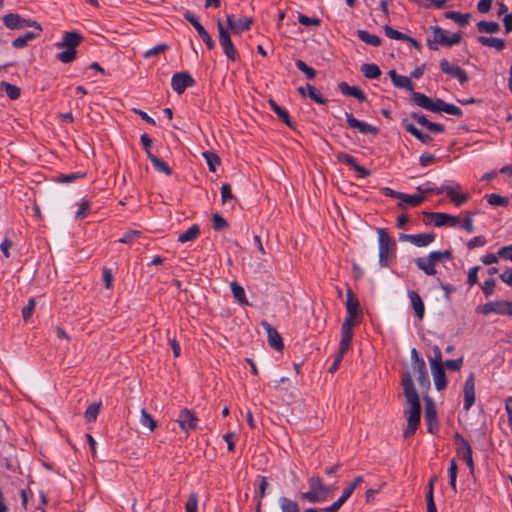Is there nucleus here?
Here are the masks:
<instances>
[{
  "instance_id": "nucleus-1",
  "label": "nucleus",
  "mask_w": 512,
  "mask_h": 512,
  "mask_svg": "<svg viewBox=\"0 0 512 512\" xmlns=\"http://www.w3.org/2000/svg\"><path fill=\"white\" fill-rule=\"evenodd\" d=\"M388 75L395 87L411 91L412 100L417 106L433 113L445 112L457 117H461L463 115L462 110L454 104L446 103L440 98L433 100L423 93L414 91L413 83L407 76L399 75L395 70H390Z\"/></svg>"
},
{
  "instance_id": "nucleus-2",
  "label": "nucleus",
  "mask_w": 512,
  "mask_h": 512,
  "mask_svg": "<svg viewBox=\"0 0 512 512\" xmlns=\"http://www.w3.org/2000/svg\"><path fill=\"white\" fill-rule=\"evenodd\" d=\"M401 384L408 404L405 410L407 415V427L403 433L404 438H410L417 430L421 418V405L418 393L414 387L412 376L409 372H405L401 377Z\"/></svg>"
},
{
  "instance_id": "nucleus-3",
  "label": "nucleus",
  "mask_w": 512,
  "mask_h": 512,
  "mask_svg": "<svg viewBox=\"0 0 512 512\" xmlns=\"http://www.w3.org/2000/svg\"><path fill=\"white\" fill-rule=\"evenodd\" d=\"M309 491L301 494V498L310 503L326 501L334 492V487L326 485L319 475H313L308 480Z\"/></svg>"
},
{
  "instance_id": "nucleus-4",
  "label": "nucleus",
  "mask_w": 512,
  "mask_h": 512,
  "mask_svg": "<svg viewBox=\"0 0 512 512\" xmlns=\"http://www.w3.org/2000/svg\"><path fill=\"white\" fill-rule=\"evenodd\" d=\"M430 29L432 35L427 39V46L430 50H438V45L451 47L459 44L462 40V35L460 32L449 33L439 26H432Z\"/></svg>"
},
{
  "instance_id": "nucleus-5",
  "label": "nucleus",
  "mask_w": 512,
  "mask_h": 512,
  "mask_svg": "<svg viewBox=\"0 0 512 512\" xmlns=\"http://www.w3.org/2000/svg\"><path fill=\"white\" fill-rule=\"evenodd\" d=\"M82 36L74 31L66 32L63 35L62 42L56 44L57 48H66L65 51L56 55L57 60L62 63H71L76 59L77 50L76 47L81 43Z\"/></svg>"
},
{
  "instance_id": "nucleus-6",
  "label": "nucleus",
  "mask_w": 512,
  "mask_h": 512,
  "mask_svg": "<svg viewBox=\"0 0 512 512\" xmlns=\"http://www.w3.org/2000/svg\"><path fill=\"white\" fill-rule=\"evenodd\" d=\"M433 358L429 359L432 376L434 379L435 387L438 391L443 390L446 383L445 371L443 368L442 353L438 346L433 347Z\"/></svg>"
},
{
  "instance_id": "nucleus-7",
  "label": "nucleus",
  "mask_w": 512,
  "mask_h": 512,
  "mask_svg": "<svg viewBox=\"0 0 512 512\" xmlns=\"http://www.w3.org/2000/svg\"><path fill=\"white\" fill-rule=\"evenodd\" d=\"M217 29L219 43L223 48L225 55L229 60L235 61L239 57V54L230 38L228 30L225 28L220 19L217 20Z\"/></svg>"
},
{
  "instance_id": "nucleus-8",
  "label": "nucleus",
  "mask_w": 512,
  "mask_h": 512,
  "mask_svg": "<svg viewBox=\"0 0 512 512\" xmlns=\"http://www.w3.org/2000/svg\"><path fill=\"white\" fill-rule=\"evenodd\" d=\"M378 245H379V263L383 267L389 265V251L395 247V242L390 238L389 234L384 228H379Z\"/></svg>"
},
{
  "instance_id": "nucleus-9",
  "label": "nucleus",
  "mask_w": 512,
  "mask_h": 512,
  "mask_svg": "<svg viewBox=\"0 0 512 512\" xmlns=\"http://www.w3.org/2000/svg\"><path fill=\"white\" fill-rule=\"evenodd\" d=\"M3 23L8 29L12 30L21 29L24 27H33L37 29L39 32L42 31V27L37 21L22 18L19 14L16 13L6 14L3 17Z\"/></svg>"
},
{
  "instance_id": "nucleus-10",
  "label": "nucleus",
  "mask_w": 512,
  "mask_h": 512,
  "mask_svg": "<svg viewBox=\"0 0 512 512\" xmlns=\"http://www.w3.org/2000/svg\"><path fill=\"white\" fill-rule=\"evenodd\" d=\"M454 443L456 445L457 455L461 457L469 467L470 471H474V462L472 457V449L468 441L460 434H454Z\"/></svg>"
},
{
  "instance_id": "nucleus-11",
  "label": "nucleus",
  "mask_w": 512,
  "mask_h": 512,
  "mask_svg": "<svg viewBox=\"0 0 512 512\" xmlns=\"http://www.w3.org/2000/svg\"><path fill=\"white\" fill-rule=\"evenodd\" d=\"M346 309L347 317L345 320H349V323L352 325L361 322L362 312L360 310V304L351 289L347 290Z\"/></svg>"
},
{
  "instance_id": "nucleus-12",
  "label": "nucleus",
  "mask_w": 512,
  "mask_h": 512,
  "mask_svg": "<svg viewBox=\"0 0 512 512\" xmlns=\"http://www.w3.org/2000/svg\"><path fill=\"white\" fill-rule=\"evenodd\" d=\"M460 190L461 186L459 184L443 185L438 189L437 193L445 192L451 202H453L456 206H461L469 199V195L461 193Z\"/></svg>"
},
{
  "instance_id": "nucleus-13",
  "label": "nucleus",
  "mask_w": 512,
  "mask_h": 512,
  "mask_svg": "<svg viewBox=\"0 0 512 512\" xmlns=\"http://www.w3.org/2000/svg\"><path fill=\"white\" fill-rule=\"evenodd\" d=\"M440 69L444 73L456 78L460 84H465L469 80L468 74L464 69L456 64H451L447 59L440 61Z\"/></svg>"
},
{
  "instance_id": "nucleus-14",
  "label": "nucleus",
  "mask_w": 512,
  "mask_h": 512,
  "mask_svg": "<svg viewBox=\"0 0 512 512\" xmlns=\"http://www.w3.org/2000/svg\"><path fill=\"white\" fill-rule=\"evenodd\" d=\"M226 21L228 28L233 34H241L242 32L249 30L253 22L252 18L242 17L237 19L233 14H227Z\"/></svg>"
},
{
  "instance_id": "nucleus-15",
  "label": "nucleus",
  "mask_w": 512,
  "mask_h": 512,
  "mask_svg": "<svg viewBox=\"0 0 512 512\" xmlns=\"http://www.w3.org/2000/svg\"><path fill=\"white\" fill-rule=\"evenodd\" d=\"M195 84L194 79L187 72L176 73L172 76L171 86L177 94H182L186 88Z\"/></svg>"
},
{
  "instance_id": "nucleus-16",
  "label": "nucleus",
  "mask_w": 512,
  "mask_h": 512,
  "mask_svg": "<svg viewBox=\"0 0 512 512\" xmlns=\"http://www.w3.org/2000/svg\"><path fill=\"white\" fill-rule=\"evenodd\" d=\"M463 396H464V410L468 411L473 404L475 403V375L474 373H470L467 377L464 388H463Z\"/></svg>"
},
{
  "instance_id": "nucleus-17",
  "label": "nucleus",
  "mask_w": 512,
  "mask_h": 512,
  "mask_svg": "<svg viewBox=\"0 0 512 512\" xmlns=\"http://www.w3.org/2000/svg\"><path fill=\"white\" fill-rule=\"evenodd\" d=\"M176 421L184 431H189L196 429L198 418L192 410L184 408L180 411Z\"/></svg>"
},
{
  "instance_id": "nucleus-18",
  "label": "nucleus",
  "mask_w": 512,
  "mask_h": 512,
  "mask_svg": "<svg viewBox=\"0 0 512 512\" xmlns=\"http://www.w3.org/2000/svg\"><path fill=\"white\" fill-rule=\"evenodd\" d=\"M261 326L266 330L269 345L277 351L284 348L283 340L278 331L266 320L261 321Z\"/></svg>"
},
{
  "instance_id": "nucleus-19",
  "label": "nucleus",
  "mask_w": 512,
  "mask_h": 512,
  "mask_svg": "<svg viewBox=\"0 0 512 512\" xmlns=\"http://www.w3.org/2000/svg\"><path fill=\"white\" fill-rule=\"evenodd\" d=\"M424 215L428 218H434V225L436 227H441L444 225H448L454 227L459 222L458 216L449 215L441 212H424Z\"/></svg>"
},
{
  "instance_id": "nucleus-20",
  "label": "nucleus",
  "mask_w": 512,
  "mask_h": 512,
  "mask_svg": "<svg viewBox=\"0 0 512 512\" xmlns=\"http://www.w3.org/2000/svg\"><path fill=\"white\" fill-rule=\"evenodd\" d=\"M425 420L428 432L431 434L436 433L438 429L437 413L433 401L429 398L426 399Z\"/></svg>"
},
{
  "instance_id": "nucleus-21",
  "label": "nucleus",
  "mask_w": 512,
  "mask_h": 512,
  "mask_svg": "<svg viewBox=\"0 0 512 512\" xmlns=\"http://www.w3.org/2000/svg\"><path fill=\"white\" fill-rule=\"evenodd\" d=\"M353 325L349 323V320H344L341 326V342L339 350L342 353H346L351 346L352 338H353Z\"/></svg>"
},
{
  "instance_id": "nucleus-22",
  "label": "nucleus",
  "mask_w": 512,
  "mask_h": 512,
  "mask_svg": "<svg viewBox=\"0 0 512 512\" xmlns=\"http://www.w3.org/2000/svg\"><path fill=\"white\" fill-rule=\"evenodd\" d=\"M347 123L351 128L358 129L361 133L364 134H376L378 132V129L368 123L361 122L355 117H353L352 114L346 113Z\"/></svg>"
},
{
  "instance_id": "nucleus-23",
  "label": "nucleus",
  "mask_w": 512,
  "mask_h": 512,
  "mask_svg": "<svg viewBox=\"0 0 512 512\" xmlns=\"http://www.w3.org/2000/svg\"><path fill=\"white\" fill-rule=\"evenodd\" d=\"M411 117L420 125L426 127L429 131L433 133H442L444 131V126L438 123L431 122L426 119L423 114L413 112L411 113Z\"/></svg>"
},
{
  "instance_id": "nucleus-24",
  "label": "nucleus",
  "mask_w": 512,
  "mask_h": 512,
  "mask_svg": "<svg viewBox=\"0 0 512 512\" xmlns=\"http://www.w3.org/2000/svg\"><path fill=\"white\" fill-rule=\"evenodd\" d=\"M338 88L344 95L352 96L360 102L366 101V95L360 88L356 86H350L346 82H341L338 84Z\"/></svg>"
},
{
  "instance_id": "nucleus-25",
  "label": "nucleus",
  "mask_w": 512,
  "mask_h": 512,
  "mask_svg": "<svg viewBox=\"0 0 512 512\" xmlns=\"http://www.w3.org/2000/svg\"><path fill=\"white\" fill-rule=\"evenodd\" d=\"M298 92L302 96H309L313 101L318 104H325L327 99L311 84H306V87H299Z\"/></svg>"
},
{
  "instance_id": "nucleus-26",
  "label": "nucleus",
  "mask_w": 512,
  "mask_h": 512,
  "mask_svg": "<svg viewBox=\"0 0 512 512\" xmlns=\"http://www.w3.org/2000/svg\"><path fill=\"white\" fill-rule=\"evenodd\" d=\"M408 296H409V299L411 301V305L413 307V310H414V313H415V316L419 319V320H422L423 317H424V312H425V306H424V303L421 299V297L419 296V294L415 291H410L408 293Z\"/></svg>"
},
{
  "instance_id": "nucleus-27",
  "label": "nucleus",
  "mask_w": 512,
  "mask_h": 512,
  "mask_svg": "<svg viewBox=\"0 0 512 512\" xmlns=\"http://www.w3.org/2000/svg\"><path fill=\"white\" fill-rule=\"evenodd\" d=\"M418 269L422 270L428 276H434L437 273L435 264L428 257H418L415 259Z\"/></svg>"
},
{
  "instance_id": "nucleus-28",
  "label": "nucleus",
  "mask_w": 512,
  "mask_h": 512,
  "mask_svg": "<svg viewBox=\"0 0 512 512\" xmlns=\"http://www.w3.org/2000/svg\"><path fill=\"white\" fill-rule=\"evenodd\" d=\"M402 126L405 130L419 139L422 143H428L432 140V138L425 133H422L418 128H416L412 123H410L407 119L402 120Z\"/></svg>"
},
{
  "instance_id": "nucleus-29",
  "label": "nucleus",
  "mask_w": 512,
  "mask_h": 512,
  "mask_svg": "<svg viewBox=\"0 0 512 512\" xmlns=\"http://www.w3.org/2000/svg\"><path fill=\"white\" fill-rule=\"evenodd\" d=\"M357 36L362 42L373 47H378L382 44V39L379 36L371 34L366 30H358Z\"/></svg>"
},
{
  "instance_id": "nucleus-30",
  "label": "nucleus",
  "mask_w": 512,
  "mask_h": 512,
  "mask_svg": "<svg viewBox=\"0 0 512 512\" xmlns=\"http://www.w3.org/2000/svg\"><path fill=\"white\" fill-rule=\"evenodd\" d=\"M494 313L512 317V301L498 300L493 301Z\"/></svg>"
},
{
  "instance_id": "nucleus-31",
  "label": "nucleus",
  "mask_w": 512,
  "mask_h": 512,
  "mask_svg": "<svg viewBox=\"0 0 512 512\" xmlns=\"http://www.w3.org/2000/svg\"><path fill=\"white\" fill-rule=\"evenodd\" d=\"M478 42L483 46L493 47L498 51H501L505 48V42L500 38L480 36L478 38Z\"/></svg>"
},
{
  "instance_id": "nucleus-32",
  "label": "nucleus",
  "mask_w": 512,
  "mask_h": 512,
  "mask_svg": "<svg viewBox=\"0 0 512 512\" xmlns=\"http://www.w3.org/2000/svg\"><path fill=\"white\" fill-rule=\"evenodd\" d=\"M412 244L417 247H426L435 240L433 233L414 234Z\"/></svg>"
},
{
  "instance_id": "nucleus-33",
  "label": "nucleus",
  "mask_w": 512,
  "mask_h": 512,
  "mask_svg": "<svg viewBox=\"0 0 512 512\" xmlns=\"http://www.w3.org/2000/svg\"><path fill=\"white\" fill-rule=\"evenodd\" d=\"M200 234V229L197 224H193L187 231L178 236V241L186 243L195 240Z\"/></svg>"
},
{
  "instance_id": "nucleus-34",
  "label": "nucleus",
  "mask_w": 512,
  "mask_h": 512,
  "mask_svg": "<svg viewBox=\"0 0 512 512\" xmlns=\"http://www.w3.org/2000/svg\"><path fill=\"white\" fill-rule=\"evenodd\" d=\"M361 72L368 79H377L381 75V70L376 64H363L361 66Z\"/></svg>"
},
{
  "instance_id": "nucleus-35",
  "label": "nucleus",
  "mask_w": 512,
  "mask_h": 512,
  "mask_svg": "<svg viewBox=\"0 0 512 512\" xmlns=\"http://www.w3.org/2000/svg\"><path fill=\"white\" fill-rule=\"evenodd\" d=\"M234 298L242 305H248L249 302L246 298L244 288L237 282H231L230 284Z\"/></svg>"
},
{
  "instance_id": "nucleus-36",
  "label": "nucleus",
  "mask_w": 512,
  "mask_h": 512,
  "mask_svg": "<svg viewBox=\"0 0 512 512\" xmlns=\"http://www.w3.org/2000/svg\"><path fill=\"white\" fill-rule=\"evenodd\" d=\"M0 88L6 92V95L11 100H16L20 97L21 91L16 85L3 81L0 83Z\"/></svg>"
},
{
  "instance_id": "nucleus-37",
  "label": "nucleus",
  "mask_w": 512,
  "mask_h": 512,
  "mask_svg": "<svg viewBox=\"0 0 512 512\" xmlns=\"http://www.w3.org/2000/svg\"><path fill=\"white\" fill-rule=\"evenodd\" d=\"M444 16L447 19H451V20L455 21L460 26H466L468 24V21L470 18L469 14H462V13L456 12V11H447V12H445Z\"/></svg>"
},
{
  "instance_id": "nucleus-38",
  "label": "nucleus",
  "mask_w": 512,
  "mask_h": 512,
  "mask_svg": "<svg viewBox=\"0 0 512 512\" xmlns=\"http://www.w3.org/2000/svg\"><path fill=\"white\" fill-rule=\"evenodd\" d=\"M139 421L142 426L148 428L151 432L154 431L157 427V422L145 409H141Z\"/></svg>"
},
{
  "instance_id": "nucleus-39",
  "label": "nucleus",
  "mask_w": 512,
  "mask_h": 512,
  "mask_svg": "<svg viewBox=\"0 0 512 512\" xmlns=\"http://www.w3.org/2000/svg\"><path fill=\"white\" fill-rule=\"evenodd\" d=\"M427 257L436 265L437 263L450 260L452 252L450 250L432 251Z\"/></svg>"
},
{
  "instance_id": "nucleus-40",
  "label": "nucleus",
  "mask_w": 512,
  "mask_h": 512,
  "mask_svg": "<svg viewBox=\"0 0 512 512\" xmlns=\"http://www.w3.org/2000/svg\"><path fill=\"white\" fill-rule=\"evenodd\" d=\"M279 504L282 512H299V505L296 501L287 497H281Z\"/></svg>"
},
{
  "instance_id": "nucleus-41",
  "label": "nucleus",
  "mask_w": 512,
  "mask_h": 512,
  "mask_svg": "<svg viewBox=\"0 0 512 512\" xmlns=\"http://www.w3.org/2000/svg\"><path fill=\"white\" fill-rule=\"evenodd\" d=\"M477 29L482 33L493 34L498 32L499 25L498 23L492 21H480L477 23Z\"/></svg>"
},
{
  "instance_id": "nucleus-42",
  "label": "nucleus",
  "mask_w": 512,
  "mask_h": 512,
  "mask_svg": "<svg viewBox=\"0 0 512 512\" xmlns=\"http://www.w3.org/2000/svg\"><path fill=\"white\" fill-rule=\"evenodd\" d=\"M400 200H402L404 203L410 205V206H418L424 201V196L417 194V195H409L402 193Z\"/></svg>"
},
{
  "instance_id": "nucleus-43",
  "label": "nucleus",
  "mask_w": 512,
  "mask_h": 512,
  "mask_svg": "<svg viewBox=\"0 0 512 512\" xmlns=\"http://www.w3.org/2000/svg\"><path fill=\"white\" fill-rule=\"evenodd\" d=\"M383 30L385 32V35L390 39L402 40V41H405L406 39H408V35L400 32L398 30H395L394 28L390 27L389 25H385L383 27Z\"/></svg>"
},
{
  "instance_id": "nucleus-44",
  "label": "nucleus",
  "mask_w": 512,
  "mask_h": 512,
  "mask_svg": "<svg viewBox=\"0 0 512 512\" xmlns=\"http://www.w3.org/2000/svg\"><path fill=\"white\" fill-rule=\"evenodd\" d=\"M101 403H93L89 405L85 411V418L88 422H93L96 420L99 412H100Z\"/></svg>"
},
{
  "instance_id": "nucleus-45",
  "label": "nucleus",
  "mask_w": 512,
  "mask_h": 512,
  "mask_svg": "<svg viewBox=\"0 0 512 512\" xmlns=\"http://www.w3.org/2000/svg\"><path fill=\"white\" fill-rule=\"evenodd\" d=\"M457 472H458L457 464H456L455 460H451L450 466L448 468V476H449V484L455 492L457 491V487H456Z\"/></svg>"
},
{
  "instance_id": "nucleus-46",
  "label": "nucleus",
  "mask_w": 512,
  "mask_h": 512,
  "mask_svg": "<svg viewBox=\"0 0 512 512\" xmlns=\"http://www.w3.org/2000/svg\"><path fill=\"white\" fill-rule=\"evenodd\" d=\"M363 482V477L362 476H357L353 479L352 482H350L347 487H345L342 491V495L346 498V499H349V497L352 495V493L354 492V490L357 488L358 485H360L361 483Z\"/></svg>"
},
{
  "instance_id": "nucleus-47",
  "label": "nucleus",
  "mask_w": 512,
  "mask_h": 512,
  "mask_svg": "<svg viewBox=\"0 0 512 512\" xmlns=\"http://www.w3.org/2000/svg\"><path fill=\"white\" fill-rule=\"evenodd\" d=\"M487 201L490 205L493 206H506L509 203V199L507 197H503L498 194L488 195Z\"/></svg>"
},
{
  "instance_id": "nucleus-48",
  "label": "nucleus",
  "mask_w": 512,
  "mask_h": 512,
  "mask_svg": "<svg viewBox=\"0 0 512 512\" xmlns=\"http://www.w3.org/2000/svg\"><path fill=\"white\" fill-rule=\"evenodd\" d=\"M298 21L300 24L304 25V26H314V27H318L320 26L321 24V20L317 17H308L304 14H299L298 15Z\"/></svg>"
},
{
  "instance_id": "nucleus-49",
  "label": "nucleus",
  "mask_w": 512,
  "mask_h": 512,
  "mask_svg": "<svg viewBox=\"0 0 512 512\" xmlns=\"http://www.w3.org/2000/svg\"><path fill=\"white\" fill-rule=\"evenodd\" d=\"M296 67L303 72L308 79H314L316 76V72L313 68L309 67L304 61L297 60Z\"/></svg>"
},
{
  "instance_id": "nucleus-50",
  "label": "nucleus",
  "mask_w": 512,
  "mask_h": 512,
  "mask_svg": "<svg viewBox=\"0 0 512 512\" xmlns=\"http://www.w3.org/2000/svg\"><path fill=\"white\" fill-rule=\"evenodd\" d=\"M347 165L354 171L358 173V176L361 178L368 177L370 175V170L366 167L360 165L358 162H346Z\"/></svg>"
},
{
  "instance_id": "nucleus-51",
  "label": "nucleus",
  "mask_w": 512,
  "mask_h": 512,
  "mask_svg": "<svg viewBox=\"0 0 512 512\" xmlns=\"http://www.w3.org/2000/svg\"><path fill=\"white\" fill-rule=\"evenodd\" d=\"M90 210V202L88 200H82L79 208L76 212V219H84L87 217Z\"/></svg>"
},
{
  "instance_id": "nucleus-52",
  "label": "nucleus",
  "mask_w": 512,
  "mask_h": 512,
  "mask_svg": "<svg viewBox=\"0 0 512 512\" xmlns=\"http://www.w3.org/2000/svg\"><path fill=\"white\" fill-rule=\"evenodd\" d=\"M141 232L138 230H129L127 231L122 238L119 239L120 243L128 244L133 242L135 239L139 238Z\"/></svg>"
},
{
  "instance_id": "nucleus-53",
  "label": "nucleus",
  "mask_w": 512,
  "mask_h": 512,
  "mask_svg": "<svg viewBox=\"0 0 512 512\" xmlns=\"http://www.w3.org/2000/svg\"><path fill=\"white\" fill-rule=\"evenodd\" d=\"M168 45L167 44H159L149 50H147L145 53H144V57L145 58H151L153 56H157L158 54L160 53H163L165 52L167 49H168Z\"/></svg>"
},
{
  "instance_id": "nucleus-54",
  "label": "nucleus",
  "mask_w": 512,
  "mask_h": 512,
  "mask_svg": "<svg viewBox=\"0 0 512 512\" xmlns=\"http://www.w3.org/2000/svg\"><path fill=\"white\" fill-rule=\"evenodd\" d=\"M473 213L471 212H467L465 214V217L461 223V228L464 229L465 231H467L468 233H472L474 231V226H473Z\"/></svg>"
},
{
  "instance_id": "nucleus-55",
  "label": "nucleus",
  "mask_w": 512,
  "mask_h": 512,
  "mask_svg": "<svg viewBox=\"0 0 512 512\" xmlns=\"http://www.w3.org/2000/svg\"><path fill=\"white\" fill-rule=\"evenodd\" d=\"M463 365V358L460 357L454 360H446L443 362V368L446 367L449 370L459 371Z\"/></svg>"
},
{
  "instance_id": "nucleus-56",
  "label": "nucleus",
  "mask_w": 512,
  "mask_h": 512,
  "mask_svg": "<svg viewBox=\"0 0 512 512\" xmlns=\"http://www.w3.org/2000/svg\"><path fill=\"white\" fill-rule=\"evenodd\" d=\"M496 281L493 278L487 279L483 285L482 290L486 297H490L494 293Z\"/></svg>"
},
{
  "instance_id": "nucleus-57",
  "label": "nucleus",
  "mask_w": 512,
  "mask_h": 512,
  "mask_svg": "<svg viewBox=\"0 0 512 512\" xmlns=\"http://www.w3.org/2000/svg\"><path fill=\"white\" fill-rule=\"evenodd\" d=\"M198 496L196 493L190 494L188 501L185 505L187 512H197Z\"/></svg>"
},
{
  "instance_id": "nucleus-58",
  "label": "nucleus",
  "mask_w": 512,
  "mask_h": 512,
  "mask_svg": "<svg viewBox=\"0 0 512 512\" xmlns=\"http://www.w3.org/2000/svg\"><path fill=\"white\" fill-rule=\"evenodd\" d=\"M221 197H222V203L225 204L228 201L234 199V196L231 192V187L229 184L224 183L221 186Z\"/></svg>"
},
{
  "instance_id": "nucleus-59",
  "label": "nucleus",
  "mask_w": 512,
  "mask_h": 512,
  "mask_svg": "<svg viewBox=\"0 0 512 512\" xmlns=\"http://www.w3.org/2000/svg\"><path fill=\"white\" fill-rule=\"evenodd\" d=\"M213 228L215 230H221L228 226V222L219 214H214L212 217Z\"/></svg>"
},
{
  "instance_id": "nucleus-60",
  "label": "nucleus",
  "mask_w": 512,
  "mask_h": 512,
  "mask_svg": "<svg viewBox=\"0 0 512 512\" xmlns=\"http://www.w3.org/2000/svg\"><path fill=\"white\" fill-rule=\"evenodd\" d=\"M35 300L33 298L29 299L28 304L22 309V317L25 321H27L35 308Z\"/></svg>"
},
{
  "instance_id": "nucleus-61",
  "label": "nucleus",
  "mask_w": 512,
  "mask_h": 512,
  "mask_svg": "<svg viewBox=\"0 0 512 512\" xmlns=\"http://www.w3.org/2000/svg\"><path fill=\"white\" fill-rule=\"evenodd\" d=\"M480 267L475 266L469 269L468 271V277H467V283L469 286H473L478 282V271Z\"/></svg>"
},
{
  "instance_id": "nucleus-62",
  "label": "nucleus",
  "mask_w": 512,
  "mask_h": 512,
  "mask_svg": "<svg viewBox=\"0 0 512 512\" xmlns=\"http://www.w3.org/2000/svg\"><path fill=\"white\" fill-rule=\"evenodd\" d=\"M486 244L484 236H476L467 242L468 249H474L476 247H482Z\"/></svg>"
},
{
  "instance_id": "nucleus-63",
  "label": "nucleus",
  "mask_w": 512,
  "mask_h": 512,
  "mask_svg": "<svg viewBox=\"0 0 512 512\" xmlns=\"http://www.w3.org/2000/svg\"><path fill=\"white\" fill-rule=\"evenodd\" d=\"M275 113L277 114L279 119L283 121L287 126L291 128L294 127V124L291 122L288 112L284 108L280 107Z\"/></svg>"
},
{
  "instance_id": "nucleus-64",
  "label": "nucleus",
  "mask_w": 512,
  "mask_h": 512,
  "mask_svg": "<svg viewBox=\"0 0 512 512\" xmlns=\"http://www.w3.org/2000/svg\"><path fill=\"white\" fill-rule=\"evenodd\" d=\"M497 255L499 256V258L512 261V245L501 247L498 250Z\"/></svg>"
}]
</instances>
